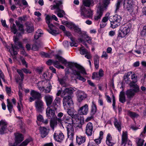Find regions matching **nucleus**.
Returning a JSON list of instances; mask_svg holds the SVG:
<instances>
[{"mask_svg": "<svg viewBox=\"0 0 146 146\" xmlns=\"http://www.w3.org/2000/svg\"><path fill=\"white\" fill-rule=\"evenodd\" d=\"M75 90L72 88H66L62 92L61 96L63 98V103L64 106L67 104L69 106H71L73 104V102L72 97L71 94L73 93Z\"/></svg>", "mask_w": 146, "mask_h": 146, "instance_id": "obj_1", "label": "nucleus"}, {"mask_svg": "<svg viewBox=\"0 0 146 146\" xmlns=\"http://www.w3.org/2000/svg\"><path fill=\"white\" fill-rule=\"evenodd\" d=\"M74 121L72 117L65 115L63 116L62 124L66 125L68 137L71 140L72 139L74 134V128L73 126Z\"/></svg>", "mask_w": 146, "mask_h": 146, "instance_id": "obj_2", "label": "nucleus"}, {"mask_svg": "<svg viewBox=\"0 0 146 146\" xmlns=\"http://www.w3.org/2000/svg\"><path fill=\"white\" fill-rule=\"evenodd\" d=\"M55 57L56 59L59 60L62 64L66 65L69 68H71L74 65L78 70H80L81 73L83 75H86L87 74L85 69L80 65L71 62H67L66 60L58 55H56Z\"/></svg>", "mask_w": 146, "mask_h": 146, "instance_id": "obj_3", "label": "nucleus"}, {"mask_svg": "<svg viewBox=\"0 0 146 146\" xmlns=\"http://www.w3.org/2000/svg\"><path fill=\"white\" fill-rule=\"evenodd\" d=\"M53 3L54 4L50 6L51 9L53 10L56 9L54 13L57 14L59 17H62L66 14L64 11L61 9H62V6L61 5L62 2L60 1L54 0Z\"/></svg>", "mask_w": 146, "mask_h": 146, "instance_id": "obj_4", "label": "nucleus"}, {"mask_svg": "<svg viewBox=\"0 0 146 146\" xmlns=\"http://www.w3.org/2000/svg\"><path fill=\"white\" fill-rule=\"evenodd\" d=\"M131 27V25L127 23L122 25L120 28L118 36L121 38L125 37L129 32Z\"/></svg>", "mask_w": 146, "mask_h": 146, "instance_id": "obj_5", "label": "nucleus"}, {"mask_svg": "<svg viewBox=\"0 0 146 146\" xmlns=\"http://www.w3.org/2000/svg\"><path fill=\"white\" fill-rule=\"evenodd\" d=\"M121 17L120 15H115L113 16L112 18L110 19V22L111 27L114 29L119 25L121 20Z\"/></svg>", "mask_w": 146, "mask_h": 146, "instance_id": "obj_6", "label": "nucleus"}, {"mask_svg": "<svg viewBox=\"0 0 146 146\" xmlns=\"http://www.w3.org/2000/svg\"><path fill=\"white\" fill-rule=\"evenodd\" d=\"M80 16L83 19L92 18V11L90 10H87L83 6H82L80 9Z\"/></svg>", "mask_w": 146, "mask_h": 146, "instance_id": "obj_7", "label": "nucleus"}, {"mask_svg": "<svg viewBox=\"0 0 146 146\" xmlns=\"http://www.w3.org/2000/svg\"><path fill=\"white\" fill-rule=\"evenodd\" d=\"M18 45L20 48H21L23 50L24 47L23 46L22 43L20 41H18L17 42V45L14 44V45L11 44V48L9 49V51L12 55H16L17 54V51L19 49L18 47L17 46Z\"/></svg>", "mask_w": 146, "mask_h": 146, "instance_id": "obj_8", "label": "nucleus"}, {"mask_svg": "<svg viewBox=\"0 0 146 146\" xmlns=\"http://www.w3.org/2000/svg\"><path fill=\"white\" fill-rule=\"evenodd\" d=\"M30 95L31 97L29 98V101L31 102L36 99H40L41 98V94L38 92L33 90H31Z\"/></svg>", "mask_w": 146, "mask_h": 146, "instance_id": "obj_9", "label": "nucleus"}, {"mask_svg": "<svg viewBox=\"0 0 146 146\" xmlns=\"http://www.w3.org/2000/svg\"><path fill=\"white\" fill-rule=\"evenodd\" d=\"M35 107L36 111L38 112H41L44 108L43 102L40 99H38L35 102Z\"/></svg>", "mask_w": 146, "mask_h": 146, "instance_id": "obj_10", "label": "nucleus"}, {"mask_svg": "<svg viewBox=\"0 0 146 146\" xmlns=\"http://www.w3.org/2000/svg\"><path fill=\"white\" fill-rule=\"evenodd\" d=\"M94 131L93 129V125L92 123L88 122L87 124L85 129V133L88 136H91Z\"/></svg>", "mask_w": 146, "mask_h": 146, "instance_id": "obj_11", "label": "nucleus"}, {"mask_svg": "<svg viewBox=\"0 0 146 146\" xmlns=\"http://www.w3.org/2000/svg\"><path fill=\"white\" fill-rule=\"evenodd\" d=\"M17 71L20 76L19 75H17L15 76V79L16 82L19 84V86H20V84H21V86H22L23 81L24 78V75L22 70H17Z\"/></svg>", "mask_w": 146, "mask_h": 146, "instance_id": "obj_12", "label": "nucleus"}, {"mask_svg": "<svg viewBox=\"0 0 146 146\" xmlns=\"http://www.w3.org/2000/svg\"><path fill=\"white\" fill-rule=\"evenodd\" d=\"M55 110L52 106L48 107L46 109V114L47 116L49 118L54 117L55 115Z\"/></svg>", "mask_w": 146, "mask_h": 146, "instance_id": "obj_13", "label": "nucleus"}, {"mask_svg": "<svg viewBox=\"0 0 146 146\" xmlns=\"http://www.w3.org/2000/svg\"><path fill=\"white\" fill-rule=\"evenodd\" d=\"M54 137L55 140L58 142H61L64 139V136L61 131H59L55 132Z\"/></svg>", "mask_w": 146, "mask_h": 146, "instance_id": "obj_14", "label": "nucleus"}, {"mask_svg": "<svg viewBox=\"0 0 146 146\" xmlns=\"http://www.w3.org/2000/svg\"><path fill=\"white\" fill-rule=\"evenodd\" d=\"M88 105L85 104L80 108L78 110V113L80 115H86L88 113Z\"/></svg>", "mask_w": 146, "mask_h": 146, "instance_id": "obj_15", "label": "nucleus"}, {"mask_svg": "<svg viewBox=\"0 0 146 146\" xmlns=\"http://www.w3.org/2000/svg\"><path fill=\"white\" fill-rule=\"evenodd\" d=\"M133 0H124L123 5L124 6L126 5V9L129 12L133 11Z\"/></svg>", "mask_w": 146, "mask_h": 146, "instance_id": "obj_16", "label": "nucleus"}, {"mask_svg": "<svg viewBox=\"0 0 146 146\" xmlns=\"http://www.w3.org/2000/svg\"><path fill=\"white\" fill-rule=\"evenodd\" d=\"M7 123L4 120L0 121V126L1 127L0 129V134H3L6 132L7 130Z\"/></svg>", "mask_w": 146, "mask_h": 146, "instance_id": "obj_17", "label": "nucleus"}, {"mask_svg": "<svg viewBox=\"0 0 146 146\" xmlns=\"http://www.w3.org/2000/svg\"><path fill=\"white\" fill-rule=\"evenodd\" d=\"M87 95L83 91L78 90L77 92V97L78 101L80 102L86 98Z\"/></svg>", "mask_w": 146, "mask_h": 146, "instance_id": "obj_18", "label": "nucleus"}, {"mask_svg": "<svg viewBox=\"0 0 146 146\" xmlns=\"http://www.w3.org/2000/svg\"><path fill=\"white\" fill-rule=\"evenodd\" d=\"M72 73L75 75H77V79L84 82L86 79L81 76L80 73H81L80 70L79 71L76 70H72Z\"/></svg>", "mask_w": 146, "mask_h": 146, "instance_id": "obj_19", "label": "nucleus"}, {"mask_svg": "<svg viewBox=\"0 0 146 146\" xmlns=\"http://www.w3.org/2000/svg\"><path fill=\"white\" fill-rule=\"evenodd\" d=\"M44 99L47 106H49L51 104L53 100L52 96L49 95H46L44 97Z\"/></svg>", "mask_w": 146, "mask_h": 146, "instance_id": "obj_20", "label": "nucleus"}, {"mask_svg": "<svg viewBox=\"0 0 146 146\" xmlns=\"http://www.w3.org/2000/svg\"><path fill=\"white\" fill-rule=\"evenodd\" d=\"M103 11L101 7H100L98 9L96 15L94 16V19L96 21H98L101 19L103 15Z\"/></svg>", "mask_w": 146, "mask_h": 146, "instance_id": "obj_21", "label": "nucleus"}, {"mask_svg": "<svg viewBox=\"0 0 146 146\" xmlns=\"http://www.w3.org/2000/svg\"><path fill=\"white\" fill-rule=\"evenodd\" d=\"M136 83L131 82L129 84V86L130 88H131V89L137 93L139 91V87Z\"/></svg>", "mask_w": 146, "mask_h": 146, "instance_id": "obj_22", "label": "nucleus"}, {"mask_svg": "<svg viewBox=\"0 0 146 146\" xmlns=\"http://www.w3.org/2000/svg\"><path fill=\"white\" fill-rule=\"evenodd\" d=\"M106 144L109 146H112L114 143L112 139L111 136L110 134H108L106 137Z\"/></svg>", "mask_w": 146, "mask_h": 146, "instance_id": "obj_23", "label": "nucleus"}, {"mask_svg": "<svg viewBox=\"0 0 146 146\" xmlns=\"http://www.w3.org/2000/svg\"><path fill=\"white\" fill-rule=\"evenodd\" d=\"M39 130L42 138L45 137L47 135L48 129L45 127H40L39 128Z\"/></svg>", "mask_w": 146, "mask_h": 146, "instance_id": "obj_24", "label": "nucleus"}, {"mask_svg": "<svg viewBox=\"0 0 146 146\" xmlns=\"http://www.w3.org/2000/svg\"><path fill=\"white\" fill-rule=\"evenodd\" d=\"M15 141L17 143H19L23 140V137L22 135L19 133H15Z\"/></svg>", "mask_w": 146, "mask_h": 146, "instance_id": "obj_25", "label": "nucleus"}, {"mask_svg": "<svg viewBox=\"0 0 146 146\" xmlns=\"http://www.w3.org/2000/svg\"><path fill=\"white\" fill-rule=\"evenodd\" d=\"M76 141L78 145H80L85 141L86 137L85 136L81 135L77 136L76 137Z\"/></svg>", "mask_w": 146, "mask_h": 146, "instance_id": "obj_26", "label": "nucleus"}, {"mask_svg": "<svg viewBox=\"0 0 146 146\" xmlns=\"http://www.w3.org/2000/svg\"><path fill=\"white\" fill-rule=\"evenodd\" d=\"M99 56L96 54L94 56V61L95 68L98 69L99 66Z\"/></svg>", "mask_w": 146, "mask_h": 146, "instance_id": "obj_27", "label": "nucleus"}, {"mask_svg": "<svg viewBox=\"0 0 146 146\" xmlns=\"http://www.w3.org/2000/svg\"><path fill=\"white\" fill-rule=\"evenodd\" d=\"M132 89H129L127 90L125 94L128 98H131L133 97L136 93Z\"/></svg>", "mask_w": 146, "mask_h": 146, "instance_id": "obj_28", "label": "nucleus"}, {"mask_svg": "<svg viewBox=\"0 0 146 146\" xmlns=\"http://www.w3.org/2000/svg\"><path fill=\"white\" fill-rule=\"evenodd\" d=\"M128 140L127 133V132L123 131L122 135L121 144H125L127 143V141Z\"/></svg>", "mask_w": 146, "mask_h": 146, "instance_id": "obj_29", "label": "nucleus"}, {"mask_svg": "<svg viewBox=\"0 0 146 146\" xmlns=\"http://www.w3.org/2000/svg\"><path fill=\"white\" fill-rule=\"evenodd\" d=\"M82 37L86 39V42L90 44L92 43V38L89 37L86 34V32H84L82 33Z\"/></svg>", "mask_w": 146, "mask_h": 146, "instance_id": "obj_30", "label": "nucleus"}, {"mask_svg": "<svg viewBox=\"0 0 146 146\" xmlns=\"http://www.w3.org/2000/svg\"><path fill=\"white\" fill-rule=\"evenodd\" d=\"M114 124L115 127L119 131L121 130V124L120 121L117 119L116 118L114 119Z\"/></svg>", "mask_w": 146, "mask_h": 146, "instance_id": "obj_31", "label": "nucleus"}, {"mask_svg": "<svg viewBox=\"0 0 146 146\" xmlns=\"http://www.w3.org/2000/svg\"><path fill=\"white\" fill-rule=\"evenodd\" d=\"M46 23L48 24L49 27L50 29L54 27L53 25L50 23L51 21V17L49 15H47L46 17Z\"/></svg>", "mask_w": 146, "mask_h": 146, "instance_id": "obj_32", "label": "nucleus"}, {"mask_svg": "<svg viewBox=\"0 0 146 146\" xmlns=\"http://www.w3.org/2000/svg\"><path fill=\"white\" fill-rule=\"evenodd\" d=\"M43 34V33L41 29H38L36 32L34 36L35 39H38L40 37L42 36Z\"/></svg>", "mask_w": 146, "mask_h": 146, "instance_id": "obj_33", "label": "nucleus"}, {"mask_svg": "<svg viewBox=\"0 0 146 146\" xmlns=\"http://www.w3.org/2000/svg\"><path fill=\"white\" fill-rule=\"evenodd\" d=\"M119 101L122 103H123L125 102L126 99L125 93L123 91H121L119 94Z\"/></svg>", "mask_w": 146, "mask_h": 146, "instance_id": "obj_34", "label": "nucleus"}, {"mask_svg": "<svg viewBox=\"0 0 146 146\" xmlns=\"http://www.w3.org/2000/svg\"><path fill=\"white\" fill-rule=\"evenodd\" d=\"M63 115V114L62 113L60 112L58 114L57 117L56 118V121L60 123L62 125V121L63 120V117L62 118Z\"/></svg>", "mask_w": 146, "mask_h": 146, "instance_id": "obj_35", "label": "nucleus"}, {"mask_svg": "<svg viewBox=\"0 0 146 146\" xmlns=\"http://www.w3.org/2000/svg\"><path fill=\"white\" fill-rule=\"evenodd\" d=\"M97 110V107L96 103L94 102H92V108L91 111V115H94L96 113Z\"/></svg>", "mask_w": 146, "mask_h": 146, "instance_id": "obj_36", "label": "nucleus"}, {"mask_svg": "<svg viewBox=\"0 0 146 146\" xmlns=\"http://www.w3.org/2000/svg\"><path fill=\"white\" fill-rule=\"evenodd\" d=\"M94 3L92 0H84L83 3L85 6L89 7Z\"/></svg>", "mask_w": 146, "mask_h": 146, "instance_id": "obj_37", "label": "nucleus"}, {"mask_svg": "<svg viewBox=\"0 0 146 146\" xmlns=\"http://www.w3.org/2000/svg\"><path fill=\"white\" fill-rule=\"evenodd\" d=\"M1 79L3 80L4 83H6V81L5 78V76L3 73L2 72V71L0 69V85L2 87H3V84H2Z\"/></svg>", "mask_w": 146, "mask_h": 146, "instance_id": "obj_38", "label": "nucleus"}, {"mask_svg": "<svg viewBox=\"0 0 146 146\" xmlns=\"http://www.w3.org/2000/svg\"><path fill=\"white\" fill-rule=\"evenodd\" d=\"M62 23L63 25H66L70 29H73L75 25L73 23L69 22L68 21L62 22Z\"/></svg>", "mask_w": 146, "mask_h": 146, "instance_id": "obj_39", "label": "nucleus"}, {"mask_svg": "<svg viewBox=\"0 0 146 146\" xmlns=\"http://www.w3.org/2000/svg\"><path fill=\"white\" fill-rule=\"evenodd\" d=\"M15 23L18 27L19 30L21 31L22 33H23L24 32V29L23 25L17 21L15 22Z\"/></svg>", "mask_w": 146, "mask_h": 146, "instance_id": "obj_40", "label": "nucleus"}, {"mask_svg": "<svg viewBox=\"0 0 146 146\" xmlns=\"http://www.w3.org/2000/svg\"><path fill=\"white\" fill-rule=\"evenodd\" d=\"M60 99L59 97H56L54 100L52 106L54 107V109L56 110L58 106L57 104L60 101Z\"/></svg>", "mask_w": 146, "mask_h": 146, "instance_id": "obj_41", "label": "nucleus"}, {"mask_svg": "<svg viewBox=\"0 0 146 146\" xmlns=\"http://www.w3.org/2000/svg\"><path fill=\"white\" fill-rule=\"evenodd\" d=\"M144 140L142 139L139 138H136V142L137 144V146H143Z\"/></svg>", "mask_w": 146, "mask_h": 146, "instance_id": "obj_42", "label": "nucleus"}, {"mask_svg": "<svg viewBox=\"0 0 146 146\" xmlns=\"http://www.w3.org/2000/svg\"><path fill=\"white\" fill-rule=\"evenodd\" d=\"M59 61H54L53 65L54 66L58 68H62V69H64V67L63 66L61 65H60V62L59 61Z\"/></svg>", "mask_w": 146, "mask_h": 146, "instance_id": "obj_43", "label": "nucleus"}, {"mask_svg": "<svg viewBox=\"0 0 146 146\" xmlns=\"http://www.w3.org/2000/svg\"><path fill=\"white\" fill-rule=\"evenodd\" d=\"M128 114L132 118L137 117L139 116L138 114L136 113L131 111H129Z\"/></svg>", "mask_w": 146, "mask_h": 146, "instance_id": "obj_44", "label": "nucleus"}, {"mask_svg": "<svg viewBox=\"0 0 146 146\" xmlns=\"http://www.w3.org/2000/svg\"><path fill=\"white\" fill-rule=\"evenodd\" d=\"M23 86H21V84H20V86H19V100L20 101L22 100V97H23L22 92H21V90H22Z\"/></svg>", "mask_w": 146, "mask_h": 146, "instance_id": "obj_45", "label": "nucleus"}, {"mask_svg": "<svg viewBox=\"0 0 146 146\" xmlns=\"http://www.w3.org/2000/svg\"><path fill=\"white\" fill-rule=\"evenodd\" d=\"M110 0H104L103 5L102 6H101L100 7H101L104 10V8H106L108 5L110 3Z\"/></svg>", "mask_w": 146, "mask_h": 146, "instance_id": "obj_46", "label": "nucleus"}, {"mask_svg": "<svg viewBox=\"0 0 146 146\" xmlns=\"http://www.w3.org/2000/svg\"><path fill=\"white\" fill-rule=\"evenodd\" d=\"M58 80L59 82L62 85L64 86L66 82L65 78L63 77L61 78H59L58 77Z\"/></svg>", "mask_w": 146, "mask_h": 146, "instance_id": "obj_47", "label": "nucleus"}, {"mask_svg": "<svg viewBox=\"0 0 146 146\" xmlns=\"http://www.w3.org/2000/svg\"><path fill=\"white\" fill-rule=\"evenodd\" d=\"M121 0H118L117 1V3L115 4V12L116 13L121 7Z\"/></svg>", "mask_w": 146, "mask_h": 146, "instance_id": "obj_48", "label": "nucleus"}, {"mask_svg": "<svg viewBox=\"0 0 146 146\" xmlns=\"http://www.w3.org/2000/svg\"><path fill=\"white\" fill-rule=\"evenodd\" d=\"M11 32L15 34L17 32V29H16L15 25L13 23L12 26L11 27Z\"/></svg>", "mask_w": 146, "mask_h": 146, "instance_id": "obj_49", "label": "nucleus"}, {"mask_svg": "<svg viewBox=\"0 0 146 146\" xmlns=\"http://www.w3.org/2000/svg\"><path fill=\"white\" fill-rule=\"evenodd\" d=\"M7 107L8 110L10 113L11 112L13 109V106L11 103L9 101V99L7 100Z\"/></svg>", "mask_w": 146, "mask_h": 146, "instance_id": "obj_50", "label": "nucleus"}, {"mask_svg": "<svg viewBox=\"0 0 146 146\" xmlns=\"http://www.w3.org/2000/svg\"><path fill=\"white\" fill-rule=\"evenodd\" d=\"M131 79L132 80L131 82H137V75L133 73L131 76Z\"/></svg>", "mask_w": 146, "mask_h": 146, "instance_id": "obj_51", "label": "nucleus"}, {"mask_svg": "<svg viewBox=\"0 0 146 146\" xmlns=\"http://www.w3.org/2000/svg\"><path fill=\"white\" fill-rule=\"evenodd\" d=\"M70 39L71 41V42L70 43V46H77L78 44L75 42L74 38L72 37H71Z\"/></svg>", "mask_w": 146, "mask_h": 146, "instance_id": "obj_52", "label": "nucleus"}, {"mask_svg": "<svg viewBox=\"0 0 146 146\" xmlns=\"http://www.w3.org/2000/svg\"><path fill=\"white\" fill-rule=\"evenodd\" d=\"M31 141V140L30 139H27L25 140L19 146H26Z\"/></svg>", "mask_w": 146, "mask_h": 146, "instance_id": "obj_53", "label": "nucleus"}, {"mask_svg": "<svg viewBox=\"0 0 146 146\" xmlns=\"http://www.w3.org/2000/svg\"><path fill=\"white\" fill-rule=\"evenodd\" d=\"M73 29H74L75 31L80 34L82 36V33L83 32H81V30L80 28L75 25L74 26V27H73Z\"/></svg>", "mask_w": 146, "mask_h": 146, "instance_id": "obj_54", "label": "nucleus"}, {"mask_svg": "<svg viewBox=\"0 0 146 146\" xmlns=\"http://www.w3.org/2000/svg\"><path fill=\"white\" fill-rule=\"evenodd\" d=\"M48 31L49 33L53 35L56 36L58 34V33L57 31L55 30H52L50 29V30H48Z\"/></svg>", "mask_w": 146, "mask_h": 146, "instance_id": "obj_55", "label": "nucleus"}, {"mask_svg": "<svg viewBox=\"0 0 146 146\" xmlns=\"http://www.w3.org/2000/svg\"><path fill=\"white\" fill-rule=\"evenodd\" d=\"M80 53L82 55L86 54L88 52L83 47H81L80 48Z\"/></svg>", "mask_w": 146, "mask_h": 146, "instance_id": "obj_56", "label": "nucleus"}, {"mask_svg": "<svg viewBox=\"0 0 146 146\" xmlns=\"http://www.w3.org/2000/svg\"><path fill=\"white\" fill-rule=\"evenodd\" d=\"M57 125V123L54 121L51 120L50 122V127L53 129H54V127Z\"/></svg>", "mask_w": 146, "mask_h": 146, "instance_id": "obj_57", "label": "nucleus"}, {"mask_svg": "<svg viewBox=\"0 0 146 146\" xmlns=\"http://www.w3.org/2000/svg\"><path fill=\"white\" fill-rule=\"evenodd\" d=\"M92 78L93 79L96 78L97 79H99L100 78L97 72H94L93 73Z\"/></svg>", "mask_w": 146, "mask_h": 146, "instance_id": "obj_58", "label": "nucleus"}, {"mask_svg": "<svg viewBox=\"0 0 146 146\" xmlns=\"http://www.w3.org/2000/svg\"><path fill=\"white\" fill-rule=\"evenodd\" d=\"M27 31L29 33H31L33 31V27L32 25L31 26H27Z\"/></svg>", "mask_w": 146, "mask_h": 146, "instance_id": "obj_59", "label": "nucleus"}, {"mask_svg": "<svg viewBox=\"0 0 146 146\" xmlns=\"http://www.w3.org/2000/svg\"><path fill=\"white\" fill-rule=\"evenodd\" d=\"M39 48V46H38L36 43L33 44L32 46V49L33 50H37Z\"/></svg>", "mask_w": 146, "mask_h": 146, "instance_id": "obj_60", "label": "nucleus"}, {"mask_svg": "<svg viewBox=\"0 0 146 146\" xmlns=\"http://www.w3.org/2000/svg\"><path fill=\"white\" fill-rule=\"evenodd\" d=\"M20 59L21 61L22 64L23 65H25L26 67L27 68L28 67L26 61L25 60V59L22 57H20Z\"/></svg>", "mask_w": 146, "mask_h": 146, "instance_id": "obj_61", "label": "nucleus"}, {"mask_svg": "<svg viewBox=\"0 0 146 146\" xmlns=\"http://www.w3.org/2000/svg\"><path fill=\"white\" fill-rule=\"evenodd\" d=\"M67 113L71 117L74 114V111L70 109H68L67 110Z\"/></svg>", "mask_w": 146, "mask_h": 146, "instance_id": "obj_62", "label": "nucleus"}, {"mask_svg": "<svg viewBox=\"0 0 146 146\" xmlns=\"http://www.w3.org/2000/svg\"><path fill=\"white\" fill-rule=\"evenodd\" d=\"M72 119L74 120V119H75V120H79V117L78 115L77 114H74L73 116L71 117Z\"/></svg>", "mask_w": 146, "mask_h": 146, "instance_id": "obj_63", "label": "nucleus"}, {"mask_svg": "<svg viewBox=\"0 0 146 146\" xmlns=\"http://www.w3.org/2000/svg\"><path fill=\"white\" fill-rule=\"evenodd\" d=\"M85 57L88 59H90L91 58L92 56L90 52H88L85 55Z\"/></svg>", "mask_w": 146, "mask_h": 146, "instance_id": "obj_64", "label": "nucleus"}]
</instances>
